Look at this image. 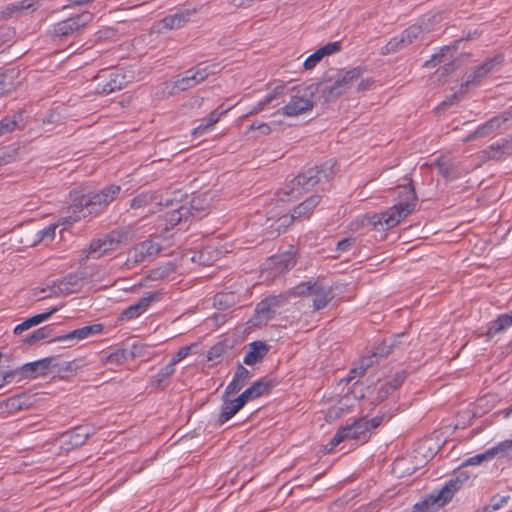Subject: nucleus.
I'll list each match as a JSON object with an SVG mask.
<instances>
[{"instance_id": "nucleus-58", "label": "nucleus", "mask_w": 512, "mask_h": 512, "mask_svg": "<svg viewBox=\"0 0 512 512\" xmlns=\"http://www.w3.org/2000/svg\"><path fill=\"white\" fill-rule=\"evenodd\" d=\"M463 39L457 40L453 46H444L441 48L439 54H435L432 57V60H437L439 63L442 62V58L446 56V53H451V55L456 52L457 50V44L462 41Z\"/></svg>"}, {"instance_id": "nucleus-12", "label": "nucleus", "mask_w": 512, "mask_h": 512, "mask_svg": "<svg viewBox=\"0 0 512 512\" xmlns=\"http://www.w3.org/2000/svg\"><path fill=\"white\" fill-rule=\"evenodd\" d=\"M503 62L502 55H496L484 61L481 65L475 67L469 74H467L465 81L462 83L461 88L468 87L469 85L476 86L484 78L491 73L496 66Z\"/></svg>"}, {"instance_id": "nucleus-22", "label": "nucleus", "mask_w": 512, "mask_h": 512, "mask_svg": "<svg viewBox=\"0 0 512 512\" xmlns=\"http://www.w3.org/2000/svg\"><path fill=\"white\" fill-rule=\"evenodd\" d=\"M273 386L274 383L271 379L262 378L259 381L253 383L240 396L245 401V403H247L264 394H267Z\"/></svg>"}, {"instance_id": "nucleus-23", "label": "nucleus", "mask_w": 512, "mask_h": 512, "mask_svg": "<svg viewBox=\"0 0 512 512\" xmlns=\"http://www.w3.org/2000/svg\"><path fill=\"white\" fill-rule=\"evenodd\" d=\"M103 329L101 324H92L88 326H84L82 328L76 329L68 334L58 336L54 339L55 342H64L69 340H83L88 338L89 336L96 335L100 333Z\"/></svg>"}, {"instance_id": "nucleus-48", "label": "nucleus", "mask_w": 512, "mask_h": 512, "mask_svg": "<svg viewBox=\"0 0 512 512\" xmlns=\"http://www.w3.org/2000/svg\"><path fill=\"white\" fill-rule=\"evenodd\" d=\"M512 449V440H505L500 442L498 445L487 450V455H491L492 458L495 456H505Z\"/></svg>"}, {"instance_id": "nucleus-24", "label": "nucleus", "mask_w": 512, "mask_h": 512, "mask_svg": "<svg viewBox=\"0 0 512 512\" xmlns=\"http://www.w3.org/2000/svg\"><path fill=\"white\" fill-rule=\"evenodd\" d=\"M37 8V2L34 0H23L16 3H10L0 10V21L8 20L14 16H18L24 10Z\"/></svg>"}, {"instance_id": "nucleus-46", "label": "nucleus", "mask_w": 512, "mask_h": 512, "mask_svg": "<svg viewBox=\"0 0 512 512\" xmlns=\"http://www.w3.org/2000/svg\"><path fill=\"white\" fill-rule=\"evenodd\" d=\"M509 498V496L495 495L490 499L489 504L485 505L477 512H496L509 500Z\"/></svg>"}, {"instance_id": "nucleus-7", "label": "nucleus", "mask_w": 512, "mask_h": 512, "mask_svg": "<svg viewBox=\"0 0 512 512\" xmlns=\"http://www.w3.org/2000/svg\"><path fill=\"white\" fill-rule=\"evenodd\" d=\"M113 200L110 194H81L73 200V213H78L75 221L92 213H98Z\"/></svg>"}, {"instance_id": "nucleus-25", "label": "nucleus", "mask_w": 512, "mask_h": 512, "mask_svg": "<svg viewBox=\"0 0 512 512\" xmlns=\"http://www.w3.org/2000/svg\"><path fill=\"white\" fill-rule=\"evenodd\" d=\"M222 66L217 62H201L196 65L194 68L189 69L191 74L193 75V79L196 80L197 84L203 82L210 75L216 74L220 72Z\"/></svg>"}, {"instance_id": "nucleus-9", "label": "nucleus", "mask_w": 512, "mask_h": 512, "mask_svg": "<svg viewBox=\"0 0 512 512\" xmlns=\"http://www.w3.org/2000/svg\"><path fill=\"white\" fill-rule=\"evenodd\" d=\"M93 19V14L84 11L76 16L58 22L54 26V37L62 40L64 38L75 35L80 29L85 27Z\"/></svg>"}, {"instance_id": "nucleus-40", "label": "nucleus", "mask_w": 512, "mask_h": 512, "mask_svg": "<svg viewBox=\"0 0 512 512\" xmlns=\"http://www.w3.org/2000/svg\"><path fill=\"white\" fill-rule=\"evenodd\" d=\"M176 266L173 263H166L150 271L148 278L151 280H163L175 273Z\"/></svg>"}, {"instance_id": "nucleus-1", "label": "nucleus", "mask_w": 512, "mask_h": 512, "mask_svg": "<svg viewBox=\"0 0 512 512\" xmlns=\"http://www.w3.org/2000/svg\"><path fill=\"white\" fill-rule=\"evenodd\" d=\"M418 197L411 194L407 199H401L385 212L364 217L361 224L372 226L377 231L389 230L397 226L416 207Z\"/></svg>"}, {"instance_id": "nucleus-16", "label": "nucleus", "mask_w": 512, "mask_h": 512, "mask_svg": "<svg viewBox=\"0 0 512 512\" xmlns=\"http://www.w3.org/2000/svg\"><path fill=\"white\" fill-rule=\"evenodd\" d=\"M320 199L321 197L319 194H312L310 197L299 203L294 207L290 219H288L287 216L279 218V221L282 222V226L288 227L296 219L309 217L313 209L320 203Z\"/></svg>"}, {"instance_id": "nucleus-15", "label": "nucleus", "mask_w": 512, "mask_h": 512, "mask_svg": "<svg viewBox=\"0 0 512 512\" xmlns=\"http://www.w3.org/2000/svg\"><path fill=\"white\" fill-rule=\"evenodd\" d=\"M82 278L76 274H69L61 280L54 281L47 289L50 294L43 296L42 299L51 296L68 295L77 292L82 285Z\"/></svg>"}, {"instance_id": "nucleus-41", "label": "nucleus", "mask_w": 512, "mask_h": 512, "mask_svg": "<svg viewBox=\"0 0 512 512\" xmlns=\"http://www.w3.org/2000/svg\"><path fill=\"white\" fill-rule=\"evenodd\" d=\"M406 47L405 40L401 35L392 38L386 45L381 48L382 55L395 53Z\"/></svg>"}, {"instance_id": "nucleus-26", "label": "nucleus", "mask_w": 512, "mask_h": 512, "mask_svg": "<svg viewBox=\"0 0 512 512\" xmlns=\"http://www.w3.org/2000/svg\"><path fill=\"white\" fill-rule=\"evenodd\" d=\"M269 351V346L262 341H255L249 345V351L246 352L243 362L246 365H254L265 357Z\"/></svg>"}, {"instance_id": "nucleus-21", "label": "nucleus", "mask_w": 512, "mask_h": 512, "mask_svg": "<svg viewBox=\"0 0 512 512\" xmlns=\"http://www.w3.org/2000/svg\"><path fill=\"white\" fill-rule=\"evenodd\" d=\"M159 206H161L160 194H138L131 201L132 208H144L148 213L157 212Z\"/></svg>"}, {"instance_id": "nucleus-42", "label": "nucleus", "mask_w": 512, "mask_h": 512, "mask_svg": "<svg viewBox=\"0 0 512 512\" xmlns=\"http://www.w3.org/2000/svg\"><path fill=\"white\" fill-rule=\"evenodd\" d=\"M285 87L283 85L276 86L272 94L265 97L264 100L260 101L258 105L250 111V114H255L264 109V107L270 104L275 99H278L284 92Z\"/></svg>"}, {"instance_id": "nucleus-37", "label": "nucleus", "mask_w": 512, "mask_h": 512, "mask_svg": "<svg viewBox=\"0 0 512 512\" xmlns=\"http://www.w3.org/2000/svg\"><path fill=\"white\" fill-rule=\"evenodd\" d=\"M512 325V311L511 314H502L496 320L492 321L487 330V336L493 337L499 332H502L507 327Z\"/></svg>"}, {"instance_id": "nucleus-63", "label": "nucleus", "mask_w": 512, "mask_h": 512, "mask_svg": "<svg viewBox=\"0 0 512 512\" xmlns=\"http://www.w3.org/2000/svg\"><path fill=\"white\" fill-rule=\"evenodd\" d=\"M193 345H189V346H184L182 348H180L178 350V352L172 357V359L170 360L172 362V364H177L178 362H180L182 359H184L185 357H187L189 355V352L191 350V347Z\"/></svg>"}, {"instance_id": "nucleus-6", "label": "nucleus", "mask_w": 512, "mask_h": 512, "mask_svg": "<svg viewBox=\"0 0 512 512\" xmlns=\"http://www.w3.org/2000/svg\"><path fill=\"white\" fill-rule=\"evenodd\" d=\"M462 484L463 480L459 477H455L448 481L437 494L429 495L426 499L417 503L415 507L427 512H433L450 501L455 492H457L462 487Z\"/></svg>"}, {"instance_id": "nucleus-14", "label": "nucleus", "mask_w": 512, "mask_h": 512, "mask_svg": "<svg viewBox=\"0 0 512 512\" xmlns=\"http://www.w3.org/2000/svg\"><path fill=\"white\" fill-rule=\"evenodd\" d=\"M193 78L190 70H187L183 75L178 76L176 80L162 83L160 86L161 96H173L196 86L197 82Z\"/></svg>"}, {"instance_id": "nucleus-57", "label": "nucleus", "mask_w": 512, "mask_h": 512, "mask_svg": "<svg viewBox=\"0 0 512 512\" xmlns=\"http://www.w3.org/2000/svg\"><path fill=\"white\" fill-rule=\"evenodd\" d=\"M5 407L9 411H17L22 407V402L19 397H11L2 403H0V408Z\"/></svg>"}, {"instance_id": "nucleus-3", "label": "nucleus", "mask_w": 512, "mask_h": 512, "mask_svg": "<svg viewBox=\"0 0 512 512\" xmlns=\"http://www.w3.org/2000/svg\"><path fill=\"white\" fill-rule=\"evenodd\" d=\"M136 231L133 226H123L105 234L102 238L92 240L90 243V253H106L116 249L119 245L127 244L134 240Z\"/></svg>"}, {"instance_id": "nucleus-64", "label": "nucleus", "mask_w": 512, "mask_h": 512, "mask_svg": "<svg viewBox=\"0 0 512 512\" xmlns=\"http://www.w3.org/2000/svg\"><path fill=\"white\" fill-rule=\"evenodd\" d=\"M289 298L288 293L267 297V300L272 305L273 309L283 304Z\"/></svg>"}, {"instance_id": "nucleus-60", "label": "nucleus", "mask_w": 512, "mask_h": 512, "mask_svg": "<svg viewBox=\"0 0 512 512\" xmlns=\"http://www.w3.org/2000/svg\"><path fill=\"white\" fill-rule=\"evenodd\" d=\"M323 57L321 56V54L319 53V51L317 50L316 52H314L312 55H310L304 62V68L306 70H310V69H313L322 59Z\"/></svg>"}, {"instance_id": "nucleus-35", "label": "nucleus", "mask_w": 512, "mask_h": 512, "mask_svg": "<svg viewBox=\"0 0 512 512\" xmlns=\"http://www.w3.org/2000/svg\"><path fill=\"white\" fill-rule=\"evenodd\" d=\"M443 19V15L441 12H430L424 14L419 22L417 23L421 30L425 32V34L433 31L435 26L439 24Z\"/></svg>"}, {"instance_id": "nucleus-50", "label": "nucleus", "mask_w": 512, "mask_h": 512, "mask_svg": "<svg viewBox=\"0 0 512 512\" xmlns=\"http://www.w3.org/2000/svg\"><path fill=\"white\" fill-rule=\"evenodd\" d=\"M57 226L56 225H50L47 228H45L42 231H39L37 233V239L33 241H26V244L29 246H34L36 243H38L40 240H43L45 238L53 239L55 236Z\"/></svg>"}, {"instance_id": "nucleus-33", "label": "nucleus", "mask_w": 512, "mask_h": 512, "mask_svg": "<svg viewBox=\"0 0 512 512\" xmlns=\"http://www.w3.org/2000/svg\"><path fill=\"white\" fill-rule=\"evenodd\" d=\"M433 169L442 174L445 178L450 179L457 176L458 171L454 162L448 158H441L431 164Z\"/></svg>"}, {"instance_id": "nucleus-61", "label": "nucleus", "mask_w": 512, "mask_h": 512, "mask_svg": "<svg viewBox=\"0 0 512 512\" xmlns=\"http://www.w3.org/2000/svg\"><path fill=\"white\" fill-rule=\"evenodd\" d=\"M158 295V292L150 293L148 296L140 298L136 305L141 309L142 312H144L151 302L155 299V297Z\"/></svg>"}, {"instance_id": "nucleus-43", "label": "nucleus", "mask_w": 512, "mask_h": 512, "mask_svg": "<svg viewBox=\"0 0 512 512\" xmlns=\"http://www.w3.org/2000/svg\"><path fill=\"white\" fill-rule=\"evenodd\" d=\"M189 209L185 206H180L167 214V221L171 225H177L182 220H187L189 216Z\"/></svg>"}, {"instance_id": "nucleus-31", "label": "nucleus", "mask_w": 512, "mask_h": 512, "mask_svg": "<svg viewBox=\"0 0 512 512\" xmlns=\"http://www.w3.org/2000/svg\"><path fill=\"white\" fill-rule=\"evenodd\" d=\"M57 311H58V307H54V308H52L51 310H49L47 312H44V313H41V314H37V315H34V316L26 319L21 324H19V325H17L15 327L14 333L16 335H20L25 330H28L29 328H31L33 326H36V325L46 321L47 319L50 318L51 315H53Z\"/></svg>"}, {"instance_id": "nucleus-55", "label": "nucleus", "mask_w": 512, "mask_h": 512, "mask_svg": "<svg viewBox=\"0 0 512 512\" xmlns=\"http://www.w3.org/2000/svg\"><path fill=\"white\" fill-rule=\"evenodd\" d=\"M17 126L15 118L6 117L0 121V136L13 131Z\"/></svg>"}, {"instance_id": "nucleus-8", "label": "nucleus", "mask_w": 512, "mask_h": 512, "mask_svg": "<svg viewBox=\"0 0 512 512\" xmlns=\"http://www.w3.org/2000/svg\"><path fill=\"white\" fill-rule=\"evenodd\" d=\"M369 430L368 420L365 417L359 418L351 425L339 428L330 443L325 446V449L327 452H330L346 439H365Z\"/></svg>"}, {"instance_id": "nucleus-52", "label": "nucleus", "mask_w": 512, "mask_h": 512, "mask_svg": "<svg viewBox=\"0 0 512 512\" xmlns=\"http://www.w3.org/2000/svg\"><path fill=\"white\" fill-rule=\"evenodd\" d=\"M8 78V70L0 68V96L9 92L12 87V83L8 81Z\"/></svg>"}, {"instance_id": "nucleus-49", "label": "nucleus", "mask_w": 512, "mask_h": 512, "mask_svg": "<svg viewBox=\"0 0 512 512\" xmlns=\"http://www.w3.org/2000/svg\"><path fill=\"white\" fill-rule=\"evenodd\" d=\"M175 364L170 361L165 367H163L156 376L155 385L158 388L164 387L162 382L164 379L169 378L175 371Z\"/></svg>"}, {"instance_id": "nucleus-11", "label": "nucleus", "mask_w": 512, "mask_h": 512, "mask_svg": "<svg viewBox=\"0 0 512 512\" xmlns=\"http://www.w3.org/2000/svg\"><path fill=\"white\" fill-rule=\"evenodd\" d=\"M131 75H126L121 71H114L109 74V77L97 76V87L96 91L101 94H110L117 90L125 88L131 81Z\"/></svg>"}, {"instance_id": "nucleus-39", "label": "nucleus", "mask_w": 512, "mask_h": 512, "mask_svg": "<svg viewBox=\"0 0 512 512\" xmlns=\"http://www.w3.org/2000/svg\"><path fill=\"white\" fill-rule=\"evenodd\" d=\"M401 34L405 40L406 46H408L416 41L423 40L424 36L426 35L425 32H423V30H421V28L419 27L418 24H413V25L409 26Z\"/></svg>"}, {"instance_id": "nucleus-56", "label": "nucleus", "mask_w": 512, "mask_h": 512, "mask_svg": "<svg viewBox=\"0 0 512 512\" xmlns=\"http://www.w3.org/2000/svg\"><path fill=\"white\" fill-rule=\"evenodd\" d=\"M142 313L143 312L141 311V309L135 303V304L129 306L128 308H126L121 313L120 319H122V320H130V319H133L135 317H138Z\"/></svg>"}, {"instance_id": "nucleus-45", "label": "nucleus", "mask_w": 512, "mask_h": 512, "mask_svg": "<svg viewBox=\"0 0 512 512\" xmlns=\"http://www.w3.org/2000/svg\"><path fill=\"white\" fill-rule=\"evenodd\" d=\"M52 333V328L50 326H44L37 330H35L32 334L26 337L23 341L26 344H33L39 340L48 338Z\"/></svg>"}, {"instance_id": "nucleus-27", "label": "nucleus", "mask_w": 512, "mask_h": 512, "mask_svg": "<svg viewBox=\"0 0 512 512\" xmlns=\"http://www.w3.org/2000/svg\"><path fill=\"white\" fill-rule=\"evenodd\" d=\"M251 377L252 374L241 364H238L233 380L228 384L224 393L232 395L240 391Z\"/></svg>"}, {"instance_id": "nucleus-29", "label": "nucleus", "mask_w": 512, "mask_h": 512, "mask_svg": "<svg viewBox=\"0 0 512 512\" xmlns=\"http://www.w3.org/2000/svg\"><path fill=\"white\" fill-rule=\"evenodd\" d=\"M53 360L54 358L47 357L31 363H27L21 367V370L26 374V376L30 377L45 375L49 370Z\"/></svg>"}, {"instance_id": "nucleus-36", "label": "nucleus", "mask_w": 512, "mask_h": 512, "mask_svg": "<svg viewBox=\"0 0 512 512\" xmlns=\"http://www.w3.org/2000/svg\"><path fill=\"white\" fill-rule=\"evenodd\" d=\"M273 313L274 310L272 305L269 303L267 298L264 299L256 307L254 325H261L263 322H267L272 318Z\"/></svg>"}, {"instance_id": "nucleus-47", "label": "nucleus", "mask_w": 512, "mask_h": 512, "mask_svg": "<svg viewBox=\"0 0 512 512\" xmlns=\"http://www.w3.org/2000/svg\"><path fill=\"white\" fill-rule=\"evenodd\" d=\"M227 351V346L223 342H218L213 345L207 352V360L211 362H218Z\"/></svg>"}, {"instance_id": "nucleus-54", "label": "nucleus", "mask_w": 512, "mask_h": 512, "mask_svg": "<svg viewBox=\"0 0 512 512\" xmlns=\"http://www.w3.org/2000/svg\"><path fill=\"white\" fill-rule=\"evenodd\" d=\"M340 49H341V43L338 41H335V42H330V43L324 45L323 47L318 49V51L321 54V56L324 57V56H328V55L337 53L340 51Z\"/></svg>"}, {"instance_id": "nucleus-53", "label": "nucleus", "mask_w": 512, "mask_h": 512, "mask_svg": "<svg viewBox=\"0 0 512 512\" xmlns=\"http://www.w3.org/2000/svg\"><path fill=\"white\" fill-rule=\"evenodd\" d=\"M378 360L376 357H363L360 361V366L358 368L352 369L351 373L363 374L368 368H370L375 362Z\"/></svg>"}, {"instance_id": "nucleus-13", "label": "nucleus", "mask_w": 512, "mask_h": 512, "mask_svg": "<svg viewBox=\"0 0 512 512\" xmlns=\"http://www.w3.org/2000/svg\"><path fill=\"white\" fill-rule=\"evenodd\" d=\"M160 250L161 247L158 243L151 240L143 241L129 250L126 264L131 266L144 262L146 259L157 255Z\"/></svg>"}, {"instance_id": "nucleus-10", "label": "nucleus", "mask_w": 512, "mask_h": 512, "mask_svg": "<svg viewBox=\"0 0 512 512\" xmlns=\"http://www.w3.org/2000/svg\"><path fill=\"white\" fill-rule=\"evenodd\" d=\"M297 250L290 246L289 250L275 254L265 262V270L270 271L271 276L284 273L295 266L297 262Z\"/></svg>"}, {"instance_id": "nucleus-30", "label": "nucleus", "mask_w": 512, "mask_h": 512, "mask_svg": "<svg viewBox=\"0 0 512 512\" xmlns=\"http://www.w3.org/2000/svg\"><path fill=\"white\" fill-rule=\"evenodd\" d=\"M230 110V107L223 108V106H220L219 108L213 110L208 118L204 121V123L198 125L192 132L193 135H202L206 133L208 130H210L223 116L225 113Z\"/></svg>"}, {"instance_id": "nucleus-44", "label": "nucleus", "mask_w": 512, "mask_h": 512, "mask_svg": "<svg viewBox=\"0 0 512 512\" xmlns=\"http://www.w3.org/2000/svg\"><path fill=\"white\" fill-rule=\"evenodd\" d=\"M314 281L303 282L287 291L288 296L305 297L310 296L313 290Z\"/></svg>"}, {"instance_id": "nucleus-59", "label": "nucleus", "mask_w": 512, "mask_h": 512, "mask_svg": "<svg viewBox=\"0 0 512 512\" xmlns=\"http://www.w3.org/2000/svg\"><path fill=\"white\" fill-rule=\"evenodd\" d=\"M126 359L125 350H117L106 358V363L121 364Z\"/></svg>"}, {"instance_id": "nucleus-18", "label": "nucleus", "mask_w": 512, "mask_h": 512, "mask_svg": "<svg viewBox=\"0 0 512 512\" xmlns=\"http://www.w3.org/2000/svg\"><path fill=\"white\" fill-rule=\"evenodd\" d=\"M90 435V428L87 426H78L71 431H67L60 436L61 448L69 451L85 443Z\"/></svg>"}, {"instance_id": "nucleus-17", "label": "nucleus", "mask_w": 512, "mask_h": 512, "mask_svg": "<svg viewBox=\"0 0 512 512\" xmlns=\"http://www.w3.org/2000/svg\"><path fill=\"white\" fill-rule=\"evenodd\" d=\"M512 119V109L506 110L500 115H497L484 124L480 125L472 134H470L465 141H470L478 137L488 136L504 123Z\"/></svg>"}, {"instance_id": "nucleus-32", "label": "nucleus", "mask_w": 512, "mask_h": 512, "mask_svg": "<svg viewBox=\"0 0 512 512\" xmlns=\"http://www.w3.org/2000/svg\"><path fill=\"white\" fill-rule=\"evenodd\" d=\"M239 302V295L234 291H224L214 296L213 304L219 310H226Z\"/></svg>"}, {"instance_id": "nucleus-4", "label": "nucleus", "mask_w": 512, "mask_h": 512, "mask_svg": "<svg viewBox=\"0 0 512 512\" xmlns=\"http://www.w3.org/2000/svg\"><path fill=\"white\" fill-rule=\"evenodd\" d=\"M317 101L319 100L316 95V88L310 84L299 88L291 95L288 103L280 111L289 117L298 116L312 110Z\"/></svg>"}, {"instance_id": "nucleus-62", "label": "nucleus", "mask_w": 512, "mask_h": 512, "mask_svg": "<svg viewBox=\"0 0 512 512\" xmlns=\"http://www.w3.org/2000/svg\"><path fill=\"white\" fill-rule=\"evenodd\" d=\"M407 374L405 371H401L395 374L393 379L389 381L390 383V390H396L398 387L402 385L406 378Z\"/></svg>"}, {"instance_id": "nucleus-38", "label": "nucleus", "mask_w": 512, "mask_h": 512, "mask_svg": "<svg viewBox=\"0 0 512 512\" xmlns=\"http://www.w3.org/2000/svg\"><path fill=\"white\" fill-rule=\"evenodd\" d=\"M404 335V333H401L397 334L390 340H384L381 344L375 347V350L372 353V357H376V359L378 360V358H382L389 355L392 352L395 345L398 343V339L402 338Z\"/></svg>"}, {"instance_id": "nucleus-20", "label": "nucleus", "mask_w": 512, "mask_h": 512, "mask_svg": "<svg viewBox=\"0 0 512 512\" xmlns=\"http://www.w3.org/2000/svg\"><path fill=\"white\" fill-rule=\"evenodd\" d=\"M310 296H313V308L315 311L325 308L333 299L332 288L324 286L319 281H314L313 290Z\"/></svg>"}, {"instance_id": "nucleus-34", "label": "nucleus", "mask_w": 512, "mask_h": 512, "mask_svg": "<svg viewBox=\"0 0 512 512\" xmlns=\"http://www.w3.org/2000/svg\"><path fill=\"white\" fill-rule=\"evenodd\" d=\"M210 207V201L207 194H196L190 200L189 215L192 217L198 216L200 213L205 212Z\"/></svg>"}, {"instance_id": "nucleus-5", "label": "nucleus", "mask_w": 512, "mask_h": 512, "mask_svg": "<svg viewBox=\"0 0 512 512\" xmlns=\"http://www.w3.org/2000/svg\"><path fill=\"white\" fill-rule=\"evenodd\" d=\"M328 181V173L322 167H313L300 173L289 184V192H309L311 190H325Z\"/></svg>"}, {"instance_id": "nucleus-51", "label": "nucleus", "mask_w": 512, "mask_h": 512, "mask_svg": "<svg viewBox=\"0 0 512 512\" xmlns=\"http://www.w3.org/2000/svg\"><path fill=\"white\" fill-rule=\"evenodd\" d=\"M504 149V143H493L488 147L487 150L484 151V154L487 155L489 159H496L504 154Z\"/></svg>"}, {"instance_id": "nucleus-19", "label": "nucleus", "mask_w": 512, "mask_h": 512, "mask_svg": "<svg viewBox=\"0 0 512 512\" xmlns=\"http://www.w3.org/2000/svg\"><path fill=\"white\" fill-rule=\"evenodd\" d=\"M229 396L230 395H226V393H224L222 397L223 404L221 406V413L219 415V422L221 424L231 419L246 404L240 395L235 399H229Z\"/></svg>"}, {"instance_id": "nucleus-28", "label": "nucleus", "mask_w": 512, "mask_h": 512, "mask_svg": "<svg viewBox=\"0 0 512 512\" xmlns=\"http://www.w3.org/2000/svg\"><path fill=\"white\" fill-rule=\"evenodd\" d=\"M195 13V10H184L177 12L173 15H168L164 17L160 24H162L163 28L172 30L178 29L184 26L189 20L190 17Z\"/></svg>"}, {"instance_id": "nucleus-2", "label": "nucleus", "mask_w": 512, "mask_h": 512, "mask_svg": "<svg viewBox=\"0 0 512 512\" xmlns=\"http://www.w3.org/2000/svg\"><path fill=\"white\" fill-rule=\"evenodd\" d=\"M363 73L360 67L353 68L346 72L339 71L336 75L325 78L317 83H312L316 88V95L323 104L337 99L342 93L351 87Z\"/></svg>"}]
</instances>
